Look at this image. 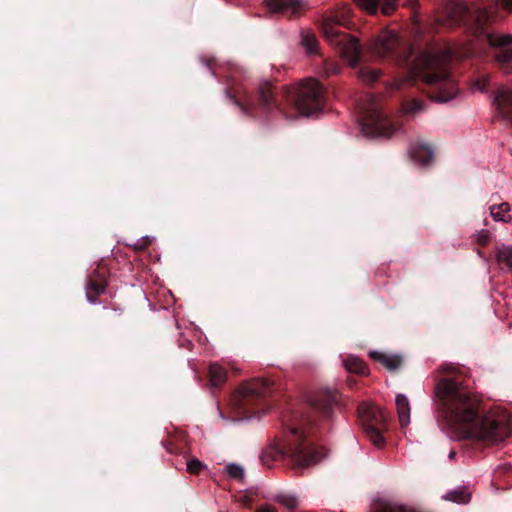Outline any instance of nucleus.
<instances>
[{"mask_svg":"<svg viewBox=\"0 0 512 512\" xmlns=\"http://www.w3.org/2000/svg\"><path fill=\"white\" fill-rule=\"evenodd\" d=\"M442 415L455 439H471L491 444L509 437L511 414L495 408L479 413L480 400L452 379H442L435 386Z\"/></svg>","mask_w":512,"mask_h":512,"instance_id":"obj_1","label":"nucleus"},{"mask_svg":"<svg viewBox=\"0 0 512 512\" xmlns=\"http://www.w3.org/2000/svg\"><path fill=\"white\" fill-rule=\"evenodd\" d=\"M452 56L451 50L442 47H430L424 50L414 61L409 78H421L426 84L439 85L435 101L445 103L457 94L455 82L447 69Z\"/></svg>","mask_w":512,"mask_h":512,"instance_id":"obj_2","label":"nucleus"},{"mask_svg":"<svg viewBox=\"0 0 512 512\" xmlns=\"http://www.w3.org/2000/svg\"><path fill=\"white\" fill-rule=\"evenodd\" d=\"M351 9L347 5H340L332 14L323 18L322 30L328 41L337 47L351 66H355L361 57L362 50L358 40L351 35L340 32L339 26L347 27Z\"/></svg>","mask_w":512,"mask_h":512,"instance_id":"obj_3","label":"nucleus"},{"mask_svg":"<svg viewBox=\"0 0 512 512\" xmlns=\"http://www.w3.org/2000/svg\"><path fill=\"white\" fill-rule=\"evenodd\" d=\"M499 6L507 12L512 11V0H500L490 9H481L476 14V33L485 34L486 40L491 47L499 48L496 55L498 62L504 64L512 60V36L509 34L498 35L494 33H485L484 24L496 20V11Z\"/></svg>","mask_w":512,"mask_h":512,"instance_id":"obj_4","label":"nucleus"},{"mask_svg":"<svg viewBox=\"0 0 512 512\" xmlns=\"http://www.w3.org/2000/svg\"><path fill=\"white\" fill-rule=\"evenodd\" d=\"M291 433V457L295 464L300 468H309L320 463L325 457L326 452L323 449L314 448L307 440L302 430L292 429Z\"/></svg>","mask_w":512,"mask_h":512,"instance_id":"obj_5","label":"nucleus"},{"mask_svg":"<svg viewBox=\"0 0 512 512\" xmlns=\"http://www.w3.org/2000/svg\"><path fill=\"white\" fill-rule=\"evenodd\" d=\"M322 87L315 79L304 80L299 88L296 106L303 116H311L320 111Z\"/></svg>","mask_w":512,"mask_h":512,"instance_id":"obj_6","label":"nucleus"},{"mask_svg":"<svg viewBox=\"0 0 512 512\" xmlns=\"http://www.w3.org/2000/svg\"><path fill=\"white\" fill-rule=\"evenodd\" d=\"M363 131L372 136L389 138L392 136L394 129L390 121L380 111L372 108L370 115L366 118Z\"/></svg>","mask_w":512,"mask_h":512,"instance_id":"obj_7","label":"nucleus"},{"mask_svg":"<svg viewBox=\"0 0 512 512\" xmlns=\"http://www.w3.org/2000/svg\"><path fill=\"white\" fill-rule=\"evenodd\" d=\"M398 44V37L391 30H383L368 46L369 51L377 57H384Z\"/></svg>","mask_w":512,"mask_h":512,"instance_id":"obj_8","label":"nucleus"},{"mask_svg":"<svg viewBox=\"0 0 512 512\" xmlns=\"http://www.w3.org/2000/svg\"><path fill=\"white\" fill-rule=\"evenodd\" d=\"M358 411L363 422V429L368 424L379 428L385 425L387 416L380 407L374 404H362Z\"/></svg>","mask_w":512,"mask_h":512,"instance_id":"obj_9","label":"nucleus"},{"mask_svg":"<svg viewBox=\"0 0 512 512\" xmlns=\"http://www.w3.org/2000/svg\"><path fill=\"white\" fill-rule=\"evenodd\" d=\"M356 5L368 14H375L378 10L380 0H354ZM398 6V0H381L380 9L382 14L391 15Z\"/></svg>","mask_w":512,"mask_h":512,"instance_id":"obj_10","label":"nucleus"},{"mask_svg":"<svg viewBox=\"0 0 512 512\" xmlns=\"http://www.w3.org/2000/svg\"><path fill=\"white\" fill-rule=\"evenodd\" d=\"M269 382L259 378L243 383L237 390L235 397L261 396L268 392Z\"/></svg>","mask_w":512,"mask_h":512,"instance_id":"obj_11","label":"nucleus"},{"mask_svg":"<svg viewBox=\"0 0 512 512\" xmlns=\"http://www.w3.org/2000/svg\"><path fill=\"white\" fill-rule=\"evenodd\" d=\"M493 104L502 117H509L512 113V89L499 88L495 93Z\"/></svg>","mask_w":512,"mask_h":512,"instance_id":"obj_12","label":"nucleus"},{"mask_svg":"<svg viewBox=\"0 0 512 512\" xmlns=\"http://www.w3.org/2000/svg\"><path fill=\"white\" fill-rule=\"evenodd\" d=\"M268 7L273 12L297 14L304 7L303 0H266Z\"/></svg>","mask_w":512,"mask_h":512,"instance_id":"obj_13","label":"nucleus"},{"mask_svg":"<svg viewBox=\"0 0 512 512\" xmlns=\"http://www.w3.org/2000/svg\"><path fill=\"white\" fill-rule=\"evenodd\" d=\"M369 356L373 360L380 362L386 369L390 371H395L402 365V358L399 355L387 354L385 352L371 350L369 351Z\"/></svg>","mask_w":512,"mask_h":512,"instance_id":"obj_14","label":"nucleus"},{"mask_svg":"<svg viewBox=\"0 0 512 512\" xmlns=\"http://www.w3.org/2000/svg\"><path fill=\"white\" fill-rule=\"evenodd\" d=\"M447 21L450 25H456L466 16L468 8L465 3L451 1L446 5Z\"/></svg>","mask_w":512,"mask_h":512,"instance_id":"obj_15","label":"nucleus"},{"mask_svg":"<svg viewBox=\"0 0 512 512\" xmlns=\"http://www.w3.org/2000/svg\"><path fill=\"white\" fill-rule=\"evenodd\" d=\"M410 156L411 158L421 164H428L433 158V150L426 144L416 143L410 148Z\"/></svg>","mask_w":512,"mask_h":512,"instance_id":"obj_16","label":"nucleus"},{"mask_svg":"<svg viewBox=\"0 0 512 512\" xmlns=\"http://www.w3.org/2000/svg\"><path fill=\"white\" fill-rule=\"evenodd\" d=\"M309 403L318 410L327 413L335 403V397L330 391H322L309 399Z\"/></svg>","mask_w":512,"mask_h":512,"instance_id":"obj_17","label":"nucleus"},{"mask_svg":"<svg viewBox=\"0 0 512 512\" xmlns=\"http://www.w3.org/2000/svg\"><path fill=\"white\" fill-rule=\"evenodd\" d=\"M395 404H396L400 424L402 427H405L410 423L409 400L404 394H397L396 398H395Z\"/></svg>","mask_w":512,"mask_h":512,"instance_id":"obj_18","label":"nucleus"},{"mask_svg":"<svg viewBox=\"0 0 512 512\" xmlns=\"http://www.w3.org/2000/svg\"><path fill=\"white\" fill-rule=\"evenodd\" d=\"M381 429L382 428L372 426L371 424H368L367 426H365V429H364V433H365L366 437L368 438V440L371 442V444L374 447H376L378 449L383 448L385 445V438L381 432Z\"/></svg>","mask_w":512,"mask_h":512,"instance_id":"obj_19","label":"nucleus"},{"mask_svg":"<svg viewBox=\"0 0 512 512\" xmlns=\"http://www.w3.org/2000/svg\"><path fill=\"white\" fill-rule=\"evenodd\" d=\"M343 365L345 366L346 370L352 373H357L360 375H367L368 374V368L365 365V363L355 356H348L343 361Z\"/></svg>","mask_w":512,"mask_h":512,"instance_id":"obj_20","label":"nucleus"},{"mask_svg":"<svg viewBox=\"0 0 512 512\" xmlns=\"http://www.w3.org/2000/svg\"><path fill=\"white\" fill-rule=\"evenodd\" d=\"M426 104L422 99L412 98L403 102L402 112L405 115L414 116L425 110Z\"/></svg>","mask_w":512,"mask_h":512,"instance_id":"obj_21","label":"nucleus"},{"mask_svg":"<svg viewBox=\"0 0 512 512\" xmlns=\"http://www.w3.org/2000/svg\"><path fill=\"white\" fill-rule=\"evenodd\" d=\"M496 260L498 264L503 268H512V245H501L496 249Z\"/></svg>","mask_w":512,"mask_h":512,"instance_id":"obj_22","label":"nucleus"},{"mask_svg":"<svg viewBox=\"0 0 512 512\" xmlns=\"http://www.w3.org/2000/svg\"><path fill=\"white\" fill-rule=\"evenodd\" d=\"M510 205L501 203L490 207V214L495 221L509 222L511 220Z\"/></svg>","mask_w":512,"mask_h":512,"instance_id":"obj_23","label":"nucleus"},{"mask_svg":"<svg viewBox=\"0 0 512 512\" xmlns=\"http://www.w3.org/2000/svg\"><path fill=\"white\" fill-rule=\"evenodd\" d=\"M443 498L458 504H466L471 499V494L466 488H457L446 493Z\"/></svg>","mask_w":512,"mask_h":512,"instance_id":"obj_24","label":"nucleus"},{"mask_svg":"<svg viewBox=\"0 0 512 512\" xmlns=\"http://www.w3.org/2000/svg\"><path fill=\"white\" fill-rule=\"evenodd\" d=\"M226 370L217 363H211L209 366V376L211 384L216 386L223 383L226 379Z\"/></svg>","mask_w":512,"mask_h":512,"instance_id":"obj_25","label":"nucleus"},{"mask_svg":"<svg viewBox=\"0 0 512 512\" xmlns=\"http://www.w3.org/2000/svg\"><path fill=\"white\" fill-rule=\"evenodd\" d=\"M301 43L307 54H315L318 50V41L315 35L309 31L301 34Z\"/></svg>","mask_w":512,"mask_h":512,"instance_id":"obj_26","label":"nucleus"},{"mask_svg":"<svg viewBox=\"0 0 512 512\" xmlns=\"http://www.w3.org/2000/svg\"><path fill=\"white\" fill-rule=\"evenodd\" d=\"M105 292V287L102 283L90 281L86 285V297L91 304H96L97 296Z\"/></svg>","mask_w":512,"mask_h":512,"instance_id":"obj_27","label":"nucleus"},{"mask_svg":"<svg viewBox=\"0 0 512 512\" xmlns=\"http://www.w3.org/2000/svg\"><path fill=\"white\" fill-rule=\"evenodd\" d=\"M275 501L283 507L292 510L298 506V499L291 493H279L275 496Z\"/></svg>","mask_w":512,"mask_h":512,"instance_id":"obj_28","label":"nucleus"},{"mask_svg":"<svg viewBox=\"0 0 512 512\" xmlns=\"http://www.w3.org/2000/svg\"><path fill=\"white\" fill-rule=\"evenodd\" d=\"M380 77V71L376 69L365 68L360 71V78L365 83H373Z\"/></svg>","mask_w":512,"mask_h":512,"instance_id":"obj_29","label":"nucleus"},{"mask_svg":"<svg viewBox=\"0 0 512 512\" xmlns=\"http://www.w3.org/2000/svg\"><path fill=\"white\" fill-rule=\"evenodd\" d=\"M227 474L232 478L242 479L244 477V470L237 464H228L225 468Z\"/></svg>","mask_w":512,"mask_h":512,"instance_id":"obj_30","label":"nucleus"},{"mask_svg":"<svg viewBox=\"0 0 512 512\" xmlns=\"http://www.w3.org/2000/svg\"><path fill=\"white\" fill-rule=\"evenodd\" d=\"M186 466L187 471L192 474L200 473V471L205 467L204 464L196 458L189 460Z\"/></svg>","mask_w":512,"mask_h":512,"instance_id":"obj_31","label":"nucleus"},{"mask_svg":"<svg viewBox=\"0 0 512 512\" xmlns=\"http://www.w3.org/2000/svg\"><path fill=\"white\" fill-rule=\"evenodd\" d=\"M340 70V67L338 66V64L334 63V62H327L324 64V70H323V74L324 75H332V74H337Z\"/></svg>","mask_w":512,"mask_h":512,"instance_id":"obj_32","label":"nucleus"},{"mask_svg":"<svg viewBox=\"0 0 512 512\" xmlns=\"http://www.w3.org/2000/svg\"><path fill=\"white\" fill-rule=\"evenodd\" d=\"M490 239V232L488 230H481L477 234V241L481 245H486Z\"/></svg>","mask_w":512,"mask_h":512,"instance_id":"obj_33","label":"nucleus"},{"mask_svg":"<svg viewBox=\"0 0 512 512\" xmlns=\"http://www.w3.org/2000/svg\"><path fill=\"white\" fill-rule=\"evenodd\" d=\"M488 81V76L483 77L475 82L474 86L479 91H484L486 89V83Z\"/></svg>","mask_w":512,"mask_h":512,"instance_id":"obj_34","label":"nucleus"},{"mask_svg":"<svg viewBox=\"0 0 512 512\" xmlns=\"http://www.w3.org/2000/svg\"><path fill=\"white\" fill-rule=\"evenodd\" d=\"M403 5L411 8V9H415L418 5V1L417 0H407Z\"/></svg>","mask_w":512,"mask_h":512,"instance_id":"obj_35","label":"nucleus"},{"mask_svg":"<svg viewBox=\"0 0 512 512\" xmlns=\"http://www.w3.org/2000/svg\"><path fill=\"white\" fill-rule=\"evenodd\" d=\"M442 371H445V372H453L456 370V367L452 364H449V365H445L443 367H441Z\"/></svg>","mask_w":512,"mask_h":512,"instance_id":"obj_36","label":"nucleus"},{"mask_svg":"<svg viewBox=\"0 0 512 512\" xmlns=\"http://www.w3.org/2000/svg\"><path fill=\"white\" fill-rule=\"evenodd\" d=\"M257 512H277L276 509L270 507V506H264L257 510Z\"/></svg>","mask_w":512,"mask_h":512,"instance_id":"obj_37","label":"nucleus"},{"mask_svg":"<svg viewBox=\"0 0 512 512\" xmlns=\"http://www.w3.org/2000/svg\"><path fill=\"white\" fill-rule=\"evenodd\" d=\"M144 239H145V243L144 244H137V248L143 249L145 247V245L147 243V240H148V237H145Z\"/></svg>","mask_w":512,"mask_h":512,"instance_id":"obj_38","label":"nucleus"},{"mask_svg":"<svg viewBox=\"0 0 512 512\" xmlns=\"http://www.w3.org/2000/svg\"><path fill=\"white\" fill-rule=\"evenodd\" d=\"M262 97H263L264 102H268L270 99V95H268V94L267 95L263 94Z\"/></svg>","mask_w":512,"mask_h":512,"instance_id":"obj_39","label":"nucleus"},{"mask_svg":"<svg viewBox=\"0 0 512 512\" xmlns=\"http://www.w3.org/2000/svg\"><path fill=\"white\" fill-rule=\"evenodd\" d=\"M114 312H118L119 314H121V310L119 309H114Z\"/></svg>","mask_w":512,"mask_h":512,"instance_id":"obj_40","label":"nucleus"}]
</instances>
